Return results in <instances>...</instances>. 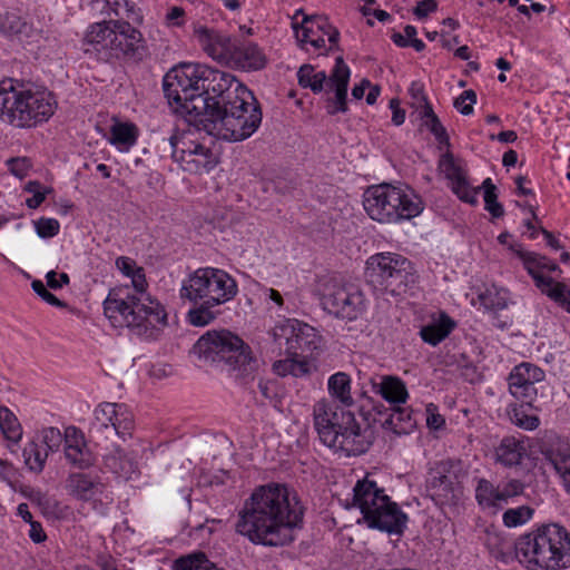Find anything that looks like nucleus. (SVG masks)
<instances>
[{
	"label": "nucleus",
	"instance_id": "obj_24",
	"mask_svg": "<svg viewBox=\"0 0 570 570\" xmlns=\"http://www.w3.org/2000/svg\"><path fill=\"white\" fill-rule=\"evenodd\" d=\"M104 464L111 473L124 480H129L138 473L135 458L118 446L104 456Z\"/></svg>",
	"mask_w": 570,
	"mask_h": 570
},
{
	"label": "nucleus",
	"instance_id": "obj_28",
	"mask_svg": "<svg viewBox=\"0 0 570 570\" xmlns=\"http://www.w3.org/2000/svg\"><path fill=\"white\" fill-rule=\"evenodd\" d=\"M511 249L515 252V254L522 261L524 268L533 277L537 287L539 278H542L543 281L553 279L552 277L542 275V271H559V266L546 256L533 252H525L520 248H514L513 246H511Z\"/></svg>",
	"mask_w": 570,
	"mask_h": 570
},
{
	"label": "nucleus",
	"instance_id": "obj_41",
	"mask_svg": "<svg viewBox=\"0 0 570 570\" xmlns=\"http://www.w3.org/2000/svg\"><path fill=\"white\" fill-rule=\"evenodd\" d=\"M174 570H222L204 553L181 557L174 564Z\"/></svg>",
	"mask_w": 570,
	"mask_h": 570
},
{
	"label": "nucleus",
	"instance_id": "obj_45",
	"mask_svg": "<svg viewBox=\"0 0 570 570\" xmlns=\"http://www.w3.org/2000/svg\"><path fill=\"white\" fill-rule=\"evenodd\" d=\"M482 187L484 189V204L485 209L494 217L500 218L504 214L503 206L498 202L497 187L493 185L491 178H487Z\"/></svg>",
	"mask_w": 570,
	"mask_h": 570
},
{
	"label": "nucleus",
	"instance_id": "obj_32",
	"mask_svg": "<svg viewBox=\"0 0 570 570\" xmlns=\"http://www.w3.org/2000/svg\"><path fill=\"white\" fill-rule=\"evenodd\" d=\"M431 497L439 504H449L458 500V494L451 476L446 474L434 475L429 484Z\"/></svg>",
	"mask_w": 570,
	"mask_h": 570
},
{
	"label": "nucleus",
	"instance_id": "obj_56",
	"mask_svg": "<svg viewBox=\"0 0 570 570\" xmlns=\"http://www.w3.org/2000/svg\"><path fill=\"white\" fill-rule=\"evenodd\" d=\"M438 8L435 0H422L419 1L416 7L413 9V13L419 19H424L429 13L434 12Z\"/></svg>",
	"mask_w": 570,
	"mask_h": 570
},
{
	"label": "nucleus",
	"instance_id": "obj_44",
	"mask_svg": "<svg viewBox=\"0 0 570 570\" xmlns=\"http://www.w3.org/2000/svg\"><path fill=\"white\" fill-rule=\"evenodd\" d=\"M508 415L511 422L524 430H534L539 425V419L537 415L528 414L523 409V404L520 406L513 405L509 409Z\"/></svg>",
	"mask_w": 570,
	"mask_h": 570
},
{
	"label": "nucleus",
	"instance_id": "obj_37",
	"mask_svg": "<svg viewBox=\"0 0 570 570\" xmlns=\"http://www.w3.org/2000/svg\"><path fill=\"white\" fill-rule=\"evenodd\" d=\"M273 370L279 376L293 375L299 377L308 373V363L306 358L299 356H287L284 360L276 361L273 364Z\"/></svg>",
	"mask_w": 570,
	"mask_h": 570
},
{
	"label": "nucleus",
	"instance_id": "obj_62",
	"mask_svg": "<svg viewBox=\"0 0 570 570\" xmlns=\"http://www.w3.org/2000/svg\"><path fill=\"white\" fill-rule=\"evenodd\" d=\"M45 198H46V191H37L32 197H30L26 200V205L29 208L35 209L41 205V203L45 200Z\"/></svg>",
	"mask_w": 570,
	"mask_h": 570
},
{
	"label": "nucleus",
	"instance_id": "obj_34",
	"mask_svg": "<svg viewBox=\"0 0 570 570\" xmlns=\"http://www.w3.org/2000/svg\"><path fill=\"white\" fill-rule=\"evenodd\" d=\"M538 288L558 306L570 313V287L554 279H538Z\"/></svg>",
	"mask_w": 570,
	"mask_h": 570
},
{
	"label": "nucleus",
	"instance_id": "obj_9",
	"mask_svg": "<svg viewBox=\"0 0 570 570\" xmlns=\"http://www.w3.org/2000/svg\"><path fill=\"white\" fill-rule=\"evenodd\" d=\"M363 206L370 218L381 224L409 220L423 210L419 196L386 183L367 187Z\"/></svg>",
	"mask_w": 570,
	"mask_h": 570
},
{
	"label": "nucleus",
	"instance_id": "obj_18",
	"mask_svg": "<svg viewBox=\"0 0 570 570\" xmlns=\"http://www.w3.org/2000/svg\"><path fill=\"white\" fill-rule=\"evenodd\" d=\"M29 89L16 85L13 79L0 81V119L17 127L23 128L24 120L19 114H26L28 107Z\"/></svg>",
	"mask_w": 570,
	"mask_h": 570
},
{
	"label": "nucleus",
	"instance_id": "obj_42",
	"mask_svg": "<svg viewBox=\"0 0 570 570\" xmlns=\"http://www.w3.org/2000/svg\"><path fill=\"white\" fill-rule=\"evenodd\" d=\"M67 461L76 468L87 469L95 464L96 458L92 452L83 443V446L70 448L65 451Z\"/></svg>",
	"mask_w": 570,
	"mask_h": 570
},
{
	"label": "nucleus",
	"instance_id": "obj_35",
	"mask_svg": "<svg viewBox=\"0 0 570 570\" xmlns=\"http://www.w3.org/2000/svg\"><path fill=\"white\" fill-rule=\"evenodd\" d=\"M423 118L424 125L433 134L436 141L439 142V148L442 149L443 147H445L446 149H449L451 147V144L446 129L441 124L439 117L433 111L431 105L428 101H425Z\"/></svg>",
	"mask_w": 570,
	"mask_h": 570
},
{
	"label": "nucleus",
	"instance_id": "obj_16",
	"mask_svg": "<svg viewBox=\"0 0 570 570\" xmlns=\"http://www.w3.org/2000/svg\"><path fill=\"white\" fill-rule=\"evenodd\" d=\"M318 292L323 308L337 318L354 321L365 308L363 293L354 286H347L335 278L322 279Z\"/></svg>",
	"mask_w": 570,
	"mask_h": 570
},
{
	"label": "nucleus",
	"instance_id": "obj_10",
	"mask_svg": "<svg viewBox=\"0 0 570 570\" xmlns=\"http://www.w3.org/2000/svg\"><path fill=\"white\" fill-rule=\"evenodd\" d=\"M353 491L354 505L360 509L370 528L390 534L403 532L407 521L406 514L384 493L383 489L377 487L375 481L367 478L360 480Z\"/></svg>",
	"mask_w": 570,
	"mask_h": 570
},
{
	"label": "nucleus",
	"instance_id": "obj_12",
	"mask_svg": "<svg viewBox=\"0 0 570 570\" xmlns=\"http://www.w3.org/2000/svg\"><path fill=\"white\" fill-rule=\"evenodd\" d=\"M194 352L206 362L224 363L242 374L254 371L256 360L244 341L229 331H210L199 337Z\"/></svg>",
	"mask_w": 570,
	"mask_h": 570
},
{
	"label": "nucleus",
	"instance_id": "obj_57",
	"mask_svg": "<svg viewBox=\"0 0 570 570\" xmlns=\"http://www.w3.org/2000/svg\"><path fill=\"white\" fill-rule=\"evenodd\" d=\"M390 108L393 111L392 121L394 125L400 126L405 120V110L400 108V101L396 98L390 100Z\"/></svg>",
	"mask_w": 570,
	"mask_h": 570
},
{
	"label": "nucleus",
	"instance_id": "obj_5",
	"mask_svg": "<svg viewBox=\"0 0 570 570\" xmlns=\"http://www.w3.org/2000/svg\"><path fill=\"white\" fill-rule=\"evenodd\" d=\"M314 426L322 443L346 455L365 453L372 443L368 428L362 429L354 414L322 399L313 406Z\"/></svg>",
	"mask_w": 570,
	"mask_h": 570
},
{
	"label": "nucleus",
	"instance_id": "obj_36",
	"mask_svg": "<svg viewBox=\"0 0 570 570\" xmlns=\"http://www.w3.org/2000/svg\"><path fill=\"white\" fill-rule=\"evenodd\" d=\"M109 140L120 150H127L137 140V128L132 124H116L111 127Z\"/></svg>",
	"mask_w": 570,
	"mask_h": 570
},
{
	"label": "nucleus",
	"instance_id": "obj_4",
	"mask_svg": "<svg viewBox=\"0 0 570 570\" xmlns=\"http://www.w3.org/2000/svg\"><path fill=\"white\" fill-rule=\"evenodd\" d=\"M237 292V283L227 272L203 267L183 282L179 295L195 305L188 311L187 321L194 326H206L222 314L219 306L232 301Z\"/></svg>",
	"mask_w": 570,
	"mask_h": 570
},
{
	"label": "nucleus",
	"instance_id": "obj_47",
	"mask_svg": "<svg viewBox=\"0 0 570 570\" xmlns=\"http://www.w3.org/2000/svg\"><path fill=\"white\" fill-rule=\"evenodd\" d=\"M533 509L528 505H521L508 509L502 517L503 523L508 528H514L524 524L533 515Z\"/></svg>",
	"mask_w": 570,
	"mask_h": 570
},
{
	"label": "nucleus",
	"instance_id": "obj_25",
	"mask_svg": "<svg viewBox=\"0 0 570 570\" xmlns=\"http://www.w3.org/2000/svg\"><path fill=\"white\" fill-rule=\"evenodd\" d=\"M527 455V449L522 440L514 436H505L494 450L495 461L505 468L521 464Z\"/></svg>",
	"mask_w": 570,
	"mask_h": 570
},
{
	"label": "nucleus",
	"instance_id": "obj_61",
	"mask_svg": "<svg viewBox=\"0 0 570 570\" xmlns=\"http://www.w3.org/2000/svg\"><path fill=\"white\" fill-rule=\"evenodd\" d=\"M184 14H185V11L183 8L173 7L168 11L166 19H167V21L173 22L176 26H180L181 21H179V19H181L184 17Z\"/></svg>",
	"mask_w": 570,
	"mask_h": 570
},
{
	"label": "nucleus",
	"instance_id": "obj_15",
	"mask_svg": "<svg viewBox=\"0 0 570 570\" xmlns=\"http://www.w3.org/2000/svg\"><path fill=\"white\" fill-rule=\"evenodd\" d=\"M134 428V415L125 404L102 402L94 411L89 435L97 444H101L115 436L126 440L131 436Z\"/></svg>",
	"mask_w": 570,
	"mask_h": 570
},
{
	"label": "nucleus",
	"instance_id": "obj_43",
	"mask_svg": "<svg viewBox=\"0 0 570 570\" xmlns=\"http://www.w3.org/2000/svg\"><path fill=\"white\" fill-rule=\"evenodd\" d=\"M0 429L9 440L21 438V426L16 415L6 406L0 407Z\"/></svg>",
	"mask_w": 570,
	"mask_h": 570
},
{
	"label": "nucleus",
	"instance_id": "obj_29",
	"mask_svg": "<svg viewBox=\"0 0 570 570\" xmlns=\"http://www.w3.org/2000/svg\"><path fill=\"white\" fill-rule=\"evenodd\" d=\"M230 62H234L245 70H259L265 67L266 57L255 43H246L243 46L236 43Z\"/></svg>",
	"mask_w": 570,
	"mask_h": 570
},
{
	"label": "nucleus",
	"instance_id": "obj_33",
	"mask_svg": "<svg viewBox=\"0 0 570 570\" xmlns=\"http://www.w3.org/2000/svg\"><path fill=\"white\" fill-rule=\"evenodd\" d=\"M330 395L344 407L353 405L354 401L351 394V379L344 372H337L330 376L327 382Z\"/></svg>",
	"mask_w": 570,
	"mask_h": 570
},
{
	"label": "nucleus",
	"instance_id": "obj_14",
	"mask_svg": "<svg viewBox=\"0 0 570 570\" xmlns=\"http://www.w3.org/2000/svg\"><path fill=\"white\" fill-rule=\"evenodd\" d=\"M269 334L275 345L273 351H277L278 355L285 354L307 360L321 344V336L316 330L295 318L276 324Z\"/></svg>",
	"mask_w": 570,
	"mask_h": 570
},
{
	"label": "nucleus",
	"instance_id": "obj_38",
	"mask_svg": "<svg viewBox=\"0 0 570 570\" xmlns=\"http://www.w3.org/2000/svg\"><path fill=\"white\" fill-rule=\"evenodd\" d=\"M475 499L482 508H499V484L494 485L487 479H479L475 488Z\"/></svg>",
	"mask_w": 570,
	"mask_h": 570
},
{
	"label": "nucleus",
	"instance_id": "obj_58",
	"mask_svg": "<svg viewBox=\"0 0 570 570\" xmlns=\"http://www.w3.org/2000/svg\"><path fill=\"white\" fill-rule=\"evenodd\" d=\"M431 406L432 404H430L426 409V424L430 429L440 430L441 428L444 426L445 420L441 414L431 412Z\"/></svg>",
	"mask_w": 570,
	"mask_h": 570
},
{
	"label": "nucleus",
	"instance_id": "obj_53",
	"mask_svg": "<svg viewBox=\"0 0 570 570\" xmlns=\"http://www.w3.org/2000/svg\"><path fill=\"white\" fill-rule=\"evenodd\" d=\"M63 441L65 451L70 448L83 446V443H86L83 433L75 426H68L65 430Z\"/></svg>",
	"mask_w": 570,
	"mask_h": 570
},
{
	"label": "nucleus",
	"instance_id": "obj_63",
	"mask_svg": "<svg viewBox=\"0 0 570 570\" xmlns=\"http://www.w3.org/2000/svg\"><path fill=\"white\" fill-rule=\"evenodd\" d=\"M517 161H518V155L513 149H510L504 153L503 158H502V163L504 166H507V167L514 166L517 164Z\"/></svg>",
	"mask_w": 570,
	"mask_h": 570
},
{
	"label": "nucleus",
	"instance_id": "obj_2",
	"mask_svg": "<svg viewBox=\"0 0 570 570\" xmlns=\"http://www.w3.org/2000/svg\"><path fill=\"white\" fill-rule=\"evenodd\" d=\"M303 513L295 492L285 484L268 483L244 502L235 530L255 544L282 547L294 540L293 530L302 523Z\"/></svg>",
	"mask_w": 570,
	"mask_h": 570
},
{
	"label": "nucleus",
	"instance_id": "obj_48",
	"mask_svg": "<svg viewBox=\"0 0 570 570\" xmlns=\"http://www.w3.org/2000/svg\"><path fill=\"white\" fill-rule=\"evenodd\" d=\"M439 166L451 184L466 177L464 170L455 164L453 154L449 150L441 156Z\"/></svg>",
	"mask_w": 570,
	"mask_h": 570
},
{
	"label": "nucleus",
	"instance_id": "obj_23",
	"mask_svg": "<svg viewBox=\"0 0 570 570\" xmlns=\"http://www.w3.org/2000/svg\"><path fill=\"white\" fill-rule=\"evenodd\" d=\"M28 101L26 114H19L24 120L23 128L47 121L55 112L56 101L48 92L29 90Z\"/></svg>",
	"mask_w": 570,
	"mask_h": 570
},
{
	"label": "nucleus",
	"instance_id": "obj_22",
	"mask_svg": "<svg viewBox=\"0 0 570 570\" xmlns=\"http://www.w3.org/2000/svg\"><path fill=\"white\" fill-rule=\"evenodd\" d=\"M66 489L70 495L81 501L96 500L97 497L110 499L106 494V485L100 478L87 473H71L66 480Z\"/></svg>",
	"mask_w": 570,
	"mask_h": 570
},
{
	"label": "nucleus",
	"instance_id": "obj_3",
	"mask_svg": "<svg viewBox=\"0 0 570 570\" xmlns=\"http://www.w3.org/2000/svg\"><path fill=\"white\" fill-rule=\"evenodd\" d=\"M116 266L131 278L132 289L129 286L110 289L104 302L105 315L114 326L128 327L138 336L156 338L167 325V313L158 299L146 293L144 268L126 256L118 257Z\"/></svg>",
	"mask_w": 570,
	"mask_h": 570
},
{
	"label": "nucleus",
	"instance_id": "obj_40",
	"mask_svg": "<svg viewBox=\"0 0 570 570\" xmlns=\"http://www.w3.org/2000/svg\"><path fill=\"white\" fill-rule=\"evenodd\" d=\"M48 452L43 445L31 442L23 449L24 462L31 471L41 472L48 458Z\"/></svg>",
	"mask_w": 570,
	"mask_h": 570
},
{
	"label": "nucleus",
	"instance_id": "obj_49",
	"mask_svg": "<svg viewBox=\"0 0 570 570\" xmlns=\"http://www.w3.org/2000/svg\"><path fill=\"white\" fill-rule=\"evenodd\" d=\"M524 491V483L518 479H511L499 484L500 507L507 504L510 499L521 495Z\"/></svg>",
	"mask_w": 570,
	"mask_h": 570
},
{
	"label": "nucleus",
	"instance_id": "obj_39",
	"mask_svg": "<svg viewBox=\"0 0 570 570\" xmlns=\"http://www.w3.org/2000/svg\"><path fill=\"white\" fill-rule=\"evenodd\" d=\"M478 297L481 305L489 311H501L508 306V291L495 285L487 287Z\"/></svg>",
	"mask_w": 570,
	"mask_h": 570
},
{
	"label": "nucleus",
	"instance_id": "obj_55",
	"mask_svg": "<svg viewBox=\"0 0 570 570\" xmlns=\"http://www.w3.org/2000/svg\"><path fill=\"white\" fill-rule=\"evenodd\" d=\"M10 171L18 178H23L29 168L30 161L27 158H11L8 160Z\"/></svg>",
	"mask_w": 570,
	"mask_h": 570
},
{
	"label": "nucleus",
	"instance_id": "obj_54",
	"mask_svg": "<svg viewBox=\"0 0 570 570\" xmlns=\"http://www.w3.org/2000/svg\"><path fill=\"white\" fill-rule=\"evenodd\" d=\"M31 287L48 304L59 307L65 306V304L58 297H56L51 292L47 289L41 281H33L31 283Z\"/></svg>",
	"mask_w": 570,
	"mask_h": 570
},
{
	"label": "nucleus",
	"instance_id": "obj_20",
	"mask_svg": "<svg viewBox=\"0 0 570 570\" xmlns=\"http://www.w3.org/2000/svg\"><path fill=\"white\" fill-rule=\"evenodd\" d=\"M194 36L202 49L214 60L229 63L235 52L236 40L206 26L194 27Z\"/></svg>",
	"mask_w": 570,
	"mask_h": 570
},
{
	"label": "nucleus",
	"instance_id": "obj_46",
	"mask_svg": "<svg viewBox=\"0 0 570 570\" xmlns=\"http://www.w3.org/2000/svg\"><path fill=\"white\" fill-rule=\"evenodd\" d=\"M550 461L563 480L567 491L570 493V452L568 449L551 454Z\"/></svg>",
	"mask_w": 570,
	"mask_h": 570
},
{
	"label": "nucleus",
	"instance_id": "obj_7",
	"mask_svg": "<svg viewBox=\"0 0 570 570\" xmlns=\"http://www.w3.org/2000/svg\"><path fill=\"white\" fill-rule=\"evenodd\" d=\"M132 21L108 20L96 22L87 29L83 43L86 52H95L100 60H141L146 52L142 33Z\"/></svg>",
	"mask_w": 570,
	"mask_h": 570
},
{
	"label": "nucleus",
	"instance_id": "obj_8",
	"mask_svg": "<svg viewBox=\"0 0 570 570\" xmlns=\"http://www.w3.org/2000/svg\"><path fill=\"white\" fill-rule=\"evenodd\" d=\"M220 109L200 120L197 129L220 139L242 141L250 137L262 122L261 106L248 89H240V95Z\"/></svg>",
	"mask_w": 570,
	"mask_h": 570
},
{
	"label": "nucleus",
	"instance_id": "obj_51",
	"mask_svg": "<svg viewBox=\"0 0 570 570\" xmlns=\"http://www.w3.org/2000/svg\"><path fill=\"white\" fill-rule=\"evenodd\" d=\"M36 233L40 238H51L60 230V224L55 218L41 217L33 222Z\"/></svg>",
	"mask_w": 570,
	"mask_h": 570
},
{
	"label": "nucleus",
	"instance_id": "obj_27",
	"mask_svg": "<svg viewBox=\"0 0 570 570\" xmlns=\"http://www.w3.org/2000/svg\"><path fill=\"white\" fill-rule=\"evenodd\" d=\"M380 417L375 419L381 425L393 431L395 434H405L413 426L411 413L407 409L401 407L399 404L392 405L384 412H379Z\"/></svg>",
	"mask_w": 570,
	"mask_h": 570
},
{
	"label": "nucleus",
	"instance_id": "obj_31",
	"mask_svg": "<svg viewBox=\"0 0 570 570\" xmlns=\"http://www.w3.org/2000/svg\"><path fill=\"white\" fill-rule=\"evenodd\" d=\"M455 322L445 313L420 330L421 338L433 346L445 340L454 330Z\"/></svg>",
	"mask_w": 570,
	"mask_h": 570
},
{
	"label": "nucleus",
	"instance_id": "obj_60",
	"mask_svg": "<svg viewBox=\"0 0 570 570\" xmlns=\"http://www.w3.org/2000/svg\"><path fill=\"white\" fill-rule=\"evenodd\" d=\"M466 99L463 98V95L461 94L455 100H454V107L462 114V115H470L473 112V107L471 104H466Z\"/></svg>",
	"mask_w": 570,
	"mask_h": 570
},
{
	"label": "nucleus",
	"instance_id": "obj_11",
	"mask_svg": "<svg viewBox=\"0 0 570 570\" xmlns=\"http://www.w3.org/2000/svg\"><path fill=\"white\" fill-rule=\"evenodd\" d=\"M365 278L375 291L401 296L416 285L419 276L406 257L395 253H379L366 261Z\"/></svg>",
	"mask_w": 570,
	"mask_h": 570
},
{
	"label": "nucleus",
	"instance_id": "obj_17",
	"mask_svg": "<svg viewBox=\"0 0 570 570\" xmlns=\"http://www.w3.org/2000/svg\"><path fill=\"white\" fill-rule=\"evenodd\" d=\"M293 29L298 32L302 29V42H308L316 49L325 47L324 36L328 37L332 45H336L340 38V32L336 28L331 26L325 17L313 14H303V10L298 9L293 17Z\"/></svg>",
	"mask_w": 570,
	"mask_h": 570
},
{
	"label": "nucleus",
	"instance_id": "obj_1",
	"mask_svg": "<svg viewBox=\"0 0 570 570\" xmlns=\"http://www.w3.org/2000/svg\"><path fill=\"white\" fill-rule=\"evenodd\" d=\"M163 87L169 105L194 126L236 99L240 89H247L230 73L199 63H181L170 69Z\"/></svg>",
	"mask_w": 570,
	"mask_h": 570
},
{
	"label": "nucleus",
	"instance_id": "obj_30",
	"mask_svg": "<svg viewBox=\"0 0 570 570\" xmlns=\"http://www.w3.org/2000/svg\"><path fill=\"white\" fill-rule=\"evenodd\" d=\"M373 389L392 405L405 403L409 394L403 381L396 376H382L381 382H373Z\"/></svg>",
	"mask_w": 570,
	"mask_h": 570
},
{
	"label": "nucleus",
	"instance_id": "obj_19",
	"mask_svg": "<svg viewBox=\"0 0 570 570\" xmlns=\"http://www.w3.org/2000/svg\"><path fill=\"white\" fill-rule=\"evenodd\" d=\"M541 375L542 371L531 364L522 363L515 366L508 377L510 393L523 405L533 407L538 396L534 381H539Z\"/></svg>",
	"mask_w": 570,
	"mask_h": 570
},
{
	"label": "nucleus",
	"instance_id": "obj_59",
	"mask_svg": "<svg viewBox=\"0 0 570 570\" xmlns=\"http://www.w3.org/2000/svg\"><path fill=\"white\" fill-rule=\"evenodd\" d=\"M29 537L36 543H40L47 538L41 524L35 521L30 522Z\"/></svg>",
	"mask_w": 570,
	"mask_h": 570
},
{
	"label": "nucleus",
	"instance_id": "obj_50",
	"mask_svg": "<svg viewBox=\"0 0 570 570\" xmlns=\"http://www.w3.org/2000/svg\"><path fill=\"white\" fill-rule=\"evenodd\" d=\"M452 191L463 202L469 204L476 203V195L479 193V188L474 189L470 187V184L466 177L451 184Z\"/></svg>",
	"mask_w": 570,
	"mask_h": 570
},
{
	"label": "nucleus",
	"instance_id": "obj_52",
	"mask_svg": "<svg viewBox=\"0 0 570 570\" xmlns=\"http://www.w3.org/2000/svg\"><path fill=\"white\" fill-rule=\"evenodd\" d=\"M63 440V435L57 428H47L42 431V441L48 451H55L59 448Z\"/></svg>",
	"mask_w": 570,
	"mask_h": 570
},
{
	"label": "nucleus",
	"instance_id": "obj_6",
	"mask_svg": "<svg viewBox=\"0 0 570 570\" xmlns=\"http://www.w3.org/2000/svg\"><path fill=\"white\" fill-rule=\"evenodd\" d=\"M515 557L529 570H559L570 567V533L549 523L520 535L514 543Z\"/></svg>",
	"mask_w": 570,
	"mask_h": 570
},
{
	"label": "nucleus",
	"instance_id": "obj_21",
	"mask_svg": "<svg viewBox=\"0 0 570 570\" xmlns=\"http://www.w3.org/2000/svg\"><path fill=\"white\" fill-rule=\"evenodd\" d=\"M185 145L177 134H173L168 139H164L160 146L163 153H168L173 160L177 163L196 164V168L204 167L210 169L213 167L210 158L213 156L210 149L199 144H194L193 148L185 149L179 145Z\"/></svg>",
	"mask_w": 570,
	"mask_h": 570
},
{
	"label": "nucleus",
	"instance_id": "obj_13",
	"mask_svg": "<svg viewBox=\"0 0 570 570\" xmlns=\"http://www.w3.org/2000/svg\"><path fill=\"white\" fill-rule=\"evenodd\" d=\"M351 71L342 56L335 59V66L330 76L325 71H315L312 65H303L297 72L298 85L309 88L314 94L326 90V111L334 116L347 111V87Z\"/></svg>",
	"mask_w": 570,
	"mask_h": 570
},
{
	"label": "nucleus",
	"instance_id": "obj_64",
	"mask_svg": "<svg viewBox=\"0 0 570 570\" xmlns=\"http://www.w3.org/2000/svg\"><path fill=\"white\" fill-rule=\"evenodd\" d=\"M498 140L501 141V142H513L517 140L518 136H517V132L513 131V130H505V131H501L498 136H497Z\"/></svg>",
	"mask_w": 570,
	"mask_h": 570
},
{
	"label": "nucleus",
	"instance_id": "obj_26",
	"mask_svg": "<svg viewBox=\"0 0 570 570\" xmlns=\"http://www.w3.org/2000/svg\"><path fill=\"white\" fill-rule=\"evenodd\" d=\"M0 31L17 36L19 39L33 40L40 36V30L32 23L22 19L17 12L6 11L0 13Z\"/></svg>",
	"mask_w": 570,
	"mask_h": 570
}]
</instances>
